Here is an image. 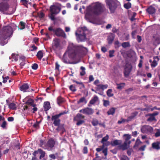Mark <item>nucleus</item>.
<instances>
[{
	"label": "nucleus",
	"instance_id": "nucleus-1",
	"mask_svg": "<svg viewBox=\"0 0 160 160\" xmlns=\"http://www.w3.org/2000/svg\"><path fill=\"white\" fill-rule=\"evenodd\" d=\"M106 10L104 6L101 3L97 2L89 5L87 8L85 18L88 21L93 23L91 20L94 15H98L104 12Z\"/></svg>",
	"mask_w": 160,
	"mask_h": 160
},
{
	"label": "nucleus",
	"instance_id": "nucleus-2",
	"mask_svg": "<svg viewBox=\"0 0 160 160\" xmlns=\"http://www.w3.org/2000/svg\"><path fill=\"white\" fill-rule=\"evenodd\" d=\"M13 33L12 28L9 26H4L0 31V44L4 46L8 42L7 39L12 37Z\"/></svg>",
	"mask_w": 160,
	"mask_h": 160
},
{
	"label": "nucleus",
	"instance_id": "nucleus-3",
	"mask_svg": "<svg viewBox=\"0 0 160 160\" xmlns=\"http://www.w3.org/2000/svg\"><path fill=\"white\" fill-rule=\"evenodd\" d=\"M87 49L82 46H78L73 43L71 44V58L76 59L78 57L79 53L86 54Z\"/></svg>",
	"mask_w": 160,
	"mask_h": 160
},
{
	"label": "nucleus",
	"instance_id": "nucleus-4",
	"mask_svg": "<svg viewBox=\"0 0 160 160\" xmlns=\"http://www.w3.org/2000/svg\"><path fill=\"white\" fill-rule=\"evenodd\" d=\"M88 32V30L85 27L78 28L76 32L78 42L85 41L86 39V34Z\"/></svg>",
	"mask_w": 160,
	"mask_h": 160
},
{
	"label": "nucleus",
	"instance_id": "nucleus-5",
	"mask_svg": "<svg viewBox=\"0 0 160 160\" xmlns=\"http://www.w3.org/2000/svg\"><path fill=\"white\" fill-rule=\"evenodd\" d=\"M105 2L111 13H114L119 4V2L117 0H106Z\"/></svg>",
	"mask_w": 160,
	"mask_h": 160
},
{
	"label": "nucleus",
	"instance_id": "nucleus-6",
	"mask_svg": "<svg viewBox=\"0 0 160 160\" xmlns=\"http://www.w3.org/2000/svg\"><path fill=\"white\" fill-rule=\"evenodd\" d=\"M48 30L50 32H53L58 37H61L64 38H66V35L64 32L60 28H53L52 26H50L48 28Z\"/></svg>",
	"mask_w": 160,
	"mask_h": 160
},
{
	"label": "nucleus",
	"instance_id": "nucleus-7",
	"mask_svg": "<svg viewBox=\"0 0 160 160\" xmlns=\"http://www.w3.org/2000/svg\"><path fill=\"white\" fill-rule=\"evenodd\" d=\"M68 112L64 111L63 112L60 113L58 114H56L55 115H53L51 118L52 121H53V124L55 126H58L60 125L61 120L59 118L62 115L66 114Z\"/></svg>",
	"mask_w": 160,
	"mask_h": 160
},
{
	"label": "nucleus",
	"instance_id": "nucleus-8",
	"mask_svg": "<svg viewBox=\"0 0 160 160\" xmlns=\"http://www.w3.org/2000/svg\"><path fill=\"white\" fill-rule=\"evenodd\" d=\"M70 45L68 46L67 50L64 53L63 57V62L66 63H70Z\"/></svg>",
	"mask_w": 160,
	"mask_h": 160
},
{
	"label": "nucleus",
	"instance_id": "nucleus-9",
	"mask_svg": "<svg viewBox=\"0 0 160 160\" xmlns=\"http://www.w3.org/2000/svg\"><path fill=\"white\" fill-rule=\"evenodd\" d=\"M141 130L142 132L143 133L149 134L151 133L152 132L153 128L150 126L144 125L142 127Z\"/></svg>",
	"mask_w": 160,
	"mask_h": 160
},
{
	"label": "nucleus",
	"instance_id": "nucleus-10",
	"mask_svg": "<svg viewBox=\"0 0 160 160\" xmlns=\"http://www.w3.org/2000/svg\"><path fill=\"white\" fill-rule=\"evenodd\" d=\"M61 10V8L56 5H51L50 7V11L52 14H57L59 13Z\"/></svg>",
	"mask_w": 160,
	"mask_h": 160
},
{
	"label": "nucleus",
	"instance_id": "nucleus-11",
	"mask_svg": "<svg viewBox=\"0 0 160 160\" xmlns=\"http://www.w3.org/2000/svg\"><path fill=\"white\" fill-rule=\"evenodd\" d=\"M9 8V5L7 2H2L0 3V11L4 12L8 10Z\"/></svg>",
	"mask_w": 160,
	"mask_h": 160
},
{
	"label": "nucleus",
	"instance_id": "nucleus-12",
	"mask_svg": "<svg viewBox=\"0 0 160 160\" xmlns=\"http://www.w3.org/2000/svg\"><path fill=\"white\" fill-rule=\"evenodd\" d=\"M52 48L54 50L59 49L60 47V42L59 39L55 38L52 44Z\"/></svg>",
	"mask_w": 160,
	"mask_h": 160
},
{
	"label": "nucleus",
	"instance_id": "nucleus-13",
	"mask_svg": "<svg viewBox=\"0 0 160 160\" xmlns=\"http://www.w3.org/2000/svg\"><path fill=\"white\" fill-rule=\"evenodd\" d=\"M79 112L85 114L91 115L93 113L94 111L92 108H86L80 110Z\"/></svg>",
	"mask_w": 160,
	"mask_h": 160
},
{
	"label": "nucleus",
	"instance_id": "nucleus-14",
	"mask_svg": "<svg viewBox=\"0 0 160 160\" xmlns=\"http://www.w3.org/2000/svg\"><path fill=\"white\" fill-rule=\"evenodd\" d=\"M29 86L27 83H24L19 88L20 90L23 92H25L27 91V90L29 88Z\"/></svg>",
	"mask_w": 160,
	"mask_h": 160
},
{
	"label": "nucleus",
	"instance_id": "nucleus-15",
	"mask_svg": "<svg viewBox=\"0 0 160 160\" xmlns=\"http://www.w3.org/2000/svg\"><path fill=\"white\" fill-rule=\"evenodd\" d=\"M55 144V142L52 139H49L47 142L46 146H47V148H49V149L50 148H53Z\"/></svg>",
	"mask_w": 160,
	"mask_h": 160
},
{
	"label": "nucleus",
	"instance_id": "nucleus-16",
	"mask_svg": "<svg viewBox=\"0 0 160 160\" xmlns=\"http://www.w3.org/2000/svg\"><path fill=\"white\" fill-rule=\"evenodd\" d=\"M154 60L151 63V65L152 68L155 67L158 65V62L159 60V57L158 56L155 57L153 58Z\"/></svg>",
	"mask_w": 160,
	"mask_h": 160
},
{
	"label": "nucleus",
	"instance_id": "nucleus-17",
	"mask_svg": "<svg viewBox=\"0 0 160 160\" xmlns=\"http://www.w3.org/2000/svg\"><path fill=\"white\" fill-rule=\"evenodd\" d=\"M146 11L149 14H152L155 13L156 9L154 7L150 6L146 9Z\"/></svg>",
	"mask_w": 160,
	"mask_h": 160
},
{
	"label": "nucleus",
	"instance_id": "nucleus-18",
	"mask_svg": "<svg viewBox=\"0 0 160 160\" xmlns=\"http://www.w3.org/2000/svg\"><path fill=\"white\" fill-rule=\"evenodd\" d=\"M57 104L58 105H60L65 102V99L61 96H59L57 98Z\"/></svg>",
	"mask_w": 160,
	"mask_h": 160
},
{
	"label": "nucleus",
	"instance_id": "nucleus-19",
	"mask_svg": "<svg viewBox=\"0 0 160 160\" xmlns=\"http://www.w3.org/2000/svg\"><path fill=\"white\" fill-rule=\"evenodd\" d=\"M128 144L126 142H124L123 144H121L118 146V148L119 149L124 150L128 148Z\"/></svg>",
	"mask_w": 160,
	"mask_h": 160
},
{
	"label": "nucleus",
	"instance_id": "nucleus-20",
	"mask_svg": "<svg viewBox=\"0 0 160 160\" xmlns=\"http://www.w3.org/2000/svg\"><path fill=\"white\" fill-rule=\"evenodd\" d=\"M114 34L112 33H110L109 34L107 38V40L109 44H111L112 43L114 38Z\"/></svg>",
	"mask_w": 160,
	"mask_h": 160
},
{
	"label": "nucleus",
	"instance_id": "nucleus-21",
	"mask_svg": "<svg viewBox=\"0 0 160 160\" xmlns=\"http://www.w3.org/2000/svg\"><path fill=\"white\" fill-rule=\"evenodd\" d=\"M25 103L29 106H32L33 107H34L36 106V104H34V100L31 98L27 100Z\"/></svg>",
	"mask_w": 160,
	"mask_h": 160
},
{
	"label": "nucleus",
	"instance_id": "nucleus-22",
	"mask_svg": "<svg viewBox=\"0 0 160 160\" xmlns=\"http://www.w3.org/2000/svg\"><path fill=\"white\" fill-rule=\"evenodd\" d=\"M56 130L58 132H61L60 133L62 134L65 131V129L64 128L63 125H60L58 126V128H56Z\"/></svg>",
	"mask_w": 160,
	"mask_h": 160
},
{
	"label": "nucleus",
	"instance_id": "nucleus-23",
	"mask_svg": "<svg viewBox=\"0 0 160 160\" xmlns=\"http://www.w3.org/2000/svg\"><path fill=\"white\" fill-rule=\"evenodd\" d=\"M123 137H125L124 142H126L128 145L130 144L131 142V141L129 140V139L131 138L130 135L128 134H125L123 135Z\"/></svg>",
	"mask_w": 160,
	"mask_h": 160
},
{
	"label": "nucleus",
	"instance_id": "nucleus-24",
	"mask_svg": "<svg viewBox=\"0 0 160 160\" xmlns=\"http://www.w3.org/2000/svg\"><path fill=\"white\" fill-rule=\"evenodd\" d=\"M160 142H156L153 143L152 144V147L154 149L156 150L160 149L159 145Z\"/></svg>",
	"mask_w": 160,
	"mask_h": 160
},
{
	"label": "nucleus",
	"instance_id": "nucleus-25",
	"mask_svg": "<svg viewBox=\"0 0 160 160\" xmlns=\"http://www.w3.org/2000/svg\"><path fill=\"white\" fill-rule=\"evenodd\" d=\"M8 107L11 109L16 110L17 109V106L14 102H10L8 103Z\"/></svg>",
	"mask_w": 160,
	"mask_h": 160
},
{
	"label": "nucleus",
	"instance_id": "nucleus-26",
	"mask_svg": "<svg viewBox=\"0 0 160 160\" xmlns=\"http://www.w3.org/2000/svg\"><path fill=\"white\" fill-rule=\"evenodd\" d=\"M60 65L59 64L58 62H57L55 63V70L56 71V73L58 74L59 73L60 71Z\"/></svg>",
	"mask_w": 160,
	"mask_h": 160
},
{
	"label": "nucleus",
	"instance_id": "nucleus-27",
	"mask_svg": "<svg viewBox=\"0 0 160 160\" xmlns=\"http://www.w3.org/2000/svg\"><path fill=\"white\" fill-rule=\"evenodd\" d=\"M122 143V141L120 140H115L111 142L112 146L120 145Z\"/></svg>",
	"mask_w": 160,
	"mask_h": 160
},
{
	"label": "nucleus",
	"instance_id": "nucleus-28",
	"mask_svg": "<svg viewBox=\"0 0 160 160\" xmlns=\"http://www.w3.org/2000/svg\"><path fill=\"white\" fill-rule=\"evenodd\" d=\"M12 58V61L17 62L18 60V55L15 54V53H12L11 57H9V59Z\"/></svg>",
	"mask_w": 160,
	"mask_h": 160
},
{
	"label": "nucleus",
	"instance_id": "nucleus-29",
	"mask_svg": "<svg viewBox=\"0 0 160 160\" xmlns=\"http://www.w3.org/2000/svg\"><path fill=\"white\" fill-rule=\"evenodd\" d=\"M50 103L48 102H45L44 103V110L47 111L50 109Z\"/></svg>",
	"mask_w": 160,
	"mask_h": 160
},
{
	"label": "nucleus",
	"instance_id": "nucleus-30",
	"mask_svg": "<svg viewBox=\"0 0 160 160\" xmlns=\"http://www.w3.org/2000/svg\"><path fill=\"white\" fill-rule=\"evenodd\" d=\"M36 56L38 59L41 60L43 57V54L42 51H39L37 53Z\"/></svg>",
	"mask_w": 160,
	"mask_h": 160
},
{
	"label": "nucleus",
	"instance_id": "nucleus-31",
	"mask_svg": "<svg viewBox=\"0 0 160 160\" xmlns=\"http://www.w3.org/2000/svg\"><path fill=\"white\" fill-rule=\"evenodd\" d=\"M98 98L97 96H95L90 101V103L92 104H94L96 102L98 101Z\"/></svg>",
	"mask_w": 160,
	"mask_h": 160
},
{
	"label": "nucleus",
	"instance_id": "nucleus-32",
	"mask_svg": "<svg viewBox=\"0 0 160 160\" xmlns=\"http://www.w3.org/2000/svg\"><path fill=\"white\" fill-rule=\"evenodd\" d=\"M137 113H133L132 114V115L129 117L126 120L127 122H128V121L131 120L132 119H133L136 116V115H137Z\"/></svg>",
	"mask_w": 160,
	"mask_h": 160
},
{
	"label": "nucleus",
	"instance_id": "nucleus-33",
	"mask_svg": "<svg viewBox=\"0 0 160 160\" xmlns=\"http://www.w3.org/2000/svg\"><path fill=\"white\" fill-rule=\"evenodd\" d=\"M116 85L117 86V88L118 89H121L124 88L125 83H122L119 84L117 83Z\"/></svg>",
	"mask_w": 160,
	"mask_h": 160
},
{
	"label": "nucleus",
	"instance_id": "nucleus-34",
	"mask_svg": "<svg viewBox=\"0 0 160 160\" xmlns=\"http://www.w3.org/2000/svg\"><path fill=\"white\" fill-rule=\"evenodd\" d=\"M115 109L114 108H112L109 109L108 112V115H113L115 112Z\"/></svg>",
	"mask_w": 160,
	"mask_h": 160
},
{
	"label": "nucleus",
	"instance_id": "nucleus-35",
	"mask_svg": "<svg viewBox=\"0 0 160 160\" xmlns=\"http://www.w3.org/2000/svg\"><path fill=\"white\" fill-rule=\"evenodd\" d=\"M130 72V70L127 68H125V71L124 72V75L126 77L128 76Z\"/></svg>",
	"mask_w": 160,
	"mask_h": 160
},
{
	"label": "nucleus",
	"instance_id": "nucleus-36",
	"mask_svg": "<svg viewBox=\"0 0 160 160\" xmlns=\"http://www.w3.org/2000/svg\"><path fill=\"white\" fill-rule=\"evenodd\" d=\"M109 138V136L108 135H107L106 136L104 137H103L101 141L102 143L103 144H105L104 142H106Z\"/></svg>",
	"mask_w": 160,
	"mask_h": 160
},
{
	"label": "nucleus",
	"instance_id": "nucleus-37",
	"mask_svg": "<svg viewBox=\"0 0 160 160\" xmlns=\"http://www.w3.org/2000/svg\"><path fill=\"white\" fill-rule=\"evenodd\" d=\"M44 142L43 140H41L40 141V146L42 147L44 149H47L48 150H49V148L47 147V146H46V145L43 146V145L44 144Z\"/></svg>",
	"mask_w": 160,
	"mask_h": 160
},
{
	"label": "nucleus",
	"instance_id": "nucleus-38",
	"mask_svg": "<svg viewBox=\"0 0 160 160\" xmlns=\"http://www.w3.org/2000/svg\"><path fill=\"white\" fill-rule=\"evenodd\" d=\"M20 24L22 27L20 28H19L18 27L19 29H20V30H22L25 28L26 25V23L25 22L22 21H21L20 22Z\"/></svg>",
	"mask_w": 160,
	"mask_h": 160
},
{
	"label": "nucleus",
	"instance_id": "nucleus-39",
	"mask_svg": "<svg viewBox=\"0 0 160 160\" xmlns=\"http://www.w3.org/2000/svg\"><path fill=\"white\" fill-rule=\"evenodd\" d=\"M39 153L41 154L40 156L42 157H44L45 156V152L41 149H38Z\"/></svg>",
	"mask_w": 160,
	"mask_h": 160
},
{
	"label": "nucleus",
	"instance_id": "nucleus-40",
	"mask_svg": "<svg viewBox=\"0 0 160 160\" xmlns=\"http://www.w3.org/2000/svg\"><path fill=\"white\" fill-rule=\"evenodd\" d=\"M112 90L111 89H109L107 92V95L109 97H111L113 96V94L112 93Z\"/></svg>",
	"mask_w": 160,
	"mask_h": 160
},
{
	"label": "nucleus",
	"instance_id": "nucleus-41",
	"mask_svg": "<svg viewBox=\"0 0 160 160\" xmlns=\"http://www.w3.org/2000/svg\"><path fill=\"white\" fill-rule=\"evenodd\" d=\"M108 86V85L107 84H100V85H98V88L102 90H104L107 88Z\"/></svg>",
	"mask_w": 160,
	"mask_h": 160
},
{
	"label": "nucleus",
	"instance_id": "nucleus-42",
	"mask_svg": "<svg viewBox=\"0 0 160 160\" xmlns=\"http://www.w3.org/2000/svg\"><path fill=\"white\" fill-rule=\"evenodd\" d=\"M122 47L124 48L130 47L129 43L128 42H125L122 43Z\"/></svg>",
	"mask_w": 160,
	"mask_h": 160
},
{
	"label": "nucleus",
	"instance_id": "nucleus-43",
	"mask_svg": "<svg viewBox=\"0 0 160 160\" xmlns=\"http://www.w3.org/2000/svg\"><path fill=\"white\" fill-rule=\"evenodd\" d=\"M80 68L82 70V71L80 73V75L81 76H83L86 73V72L85 71V68L84 67L82 66Z\"/></svg>",
	"mask_w": 160,
	"mask_h": 160
},
{
	"label": "nucleus",
	"instance_id": "nucleus-44",
	"mask_svg": "<svg viewBox=\"0 0 160 160\" xmlns=\"http://www.w3.org/2000/svg\"><path fill=\"white\" fill-rule=\"evenodd\" d=\"M160 43V38L157 37L155 39L154 44L156 45Z\"/></svg>",
	"mask_w": 160,
	"mask_h": 160
},
{
	"label": "nucleus",
	"instance_id": "nucleus-45",
	"mask_svg": "<svg viewBox=\"0 0 160 160\" xmlns=\"http://www.w3.org/2000/svg\"><path fill=\"white\" fill-rule=\"evenodd\" d=\"M92 123L94 126H97L98 124V121L97 119H94L92 120Z\"/></svg>",
	"mask_w": 160,
	"mask_h": 160
},
{
	"label": "nucleus",
	"instance_id": "nucleus-46",
	"mask_svg": "<svg viewBox=\"0 0 160 160\" xmlns=\"http://www.w3.org/2000/svg\"><path fill=\"white\" fill-rule=\"evenodd\" d=\"M39 122L37 121L33 125V127L36 129H38L39 128Z\"/></svg>",
	"mask_w": 160,
	"mask_h": 160
},
{
	"label": "nucleus",
	"instance_id": "nucleus-47",
	"mask_svg": "<svg viewBox=\"0 0 160 160\" xmlns=\"http://www.w3.org/2000/svg\"><path fill=\"white\" fill-rule=\"evenodd\" d=\"M155 130L156 131V132L155 133V136L156 137L160 136V129H157Z\"/></svg>",
	"mask_w": 160,
	"mask_h": 160
},
{
	"label": "nucleus",
	"instance_id": "nucleus-48",
	"mask_svg": "<svg viewBox=\"0 0 160 160\" xmlns=\"http://www.w3.org/2000/svg\"><path fill=\"white\" fill-rule=\"evenodd\" d=\"M131 4L130 2H128L124 4V8L127 9L130 8L131 7Z\"/></svg>",
	"mask_w": 160,
	"mask_h": 160
},
{
	"label": "nucleus",
	"instance_id": "nucleus-49",
	"mask_svg": "<svg viewBox=\"0 0 160 160\" xmlns=\"http://www.w3.org/2000/svg\"><path fill=\"white\" fill-rule=\"evenodd\" d=\"M38 15L39 18L41 19L44 18L45 16V14L42 12H40V13L38 12Z\"/></svg>",
	"mask_w": 160,
	"mask_h": 160
},
{
	"label": "nucleus",
	"instance_id": "nucleus-50",
	"mask_svg": "<svg viewBox=\"0 0 160 160\" xmlns=\"http://www.w3.org/2000/svg\"><path fill=\"white\" fill-rule=\"evenodd\" d=\"M142 142L139 139H137L135 142V144L134 145V147H138Z\"/></svg>",
	"mask_w": 160,
	"mask_h": 160
},
{
	"label": "nucleus",
	"instance_id": "nucleus-51",
	"mask_svg": "<svg viewBox=\"0 0 160 160\" xmlns=\"http://www.w3.org/2000/svg\"><path fill=\"white\" fill-rule=\"evenodd\" d=\"M76 118H77L78 119H79L84 118V116L81 114L78 113L77 115Z\"/></svg>",
	"mask_w": 160,
	"mask_h": 160
},
{
	"label": "nucleus",
	"instance_id": "nucleus-52",
	"mask_svg": "<svg viewBox=\"0 0 160 160\" xmlns=\"http://www.w3.org/2000/svg\"><path fill=\"white\" fill-rule=\"evenodd\" d=\"M82 152L84 154H87L88 152V148L87 147H84L82 150Z\"/></svg>",
	"mask_w": 160,
	"mask_h": 160
},
{
	"label": "nucleus",
	"instance_id": "nucleus-53",
	"mask_svg": "<svg viewBox=\"0 0 160 160\" xmlns=\"http://www.w3.org/2000/svg\"><path fill=\"white\" fill-rule=\"evenodd\" d=\"M38 67V65L37 63L33 64L32 66V68L33 69L36 70Z\"/></svg>",
	"mask_w": 160,
	"mask_h": 160
},
{
	"label": "nucleus",
	"instance_id": "nucleus-54",
	"mask_svg": "<svg viewBox=\"0 0 160 160\" xmlns=\"http://www.w3.org/2000/svg\"><path fill=\"white\" fill-rule=\"evenodd\" d=\"M155 119V118L153 115H151L148 119V121H152Z\"/></svg>",
	"mask_w": 160,
	"mask_h": 160
},
{
	"label": "nucleus",
	"instance_id": "nucleus-55",
	"mask_svg": "<svg viewBox=\"0 0 160 160\" xmlns=\"http://www.w3.org/2000/svg\"><path fill=\"white\" fill-rule=\"evenodd\" d=\"M77 121L78 122L76 124L78 126L82 124L84 122V121L83 120H79V119H78Z\"/></svg>",
	"mask_w": 160,
	"mask_h": 160
},
{
	"label": "nucleus",
	"instance_id": "nucleus-56",
	"mask_svg": "<svg viewBox=\"0 0 160 160\" xmlns=\"http://www.w3.org/2000/svg\"><path fill=\"white\" fill-rule=\"evenodd\" d=\"M83 102H85V103L86 102L85 100V98L84 97H82L80 99L79 101L78 102V103Z\"/></svg>",
	"mask_w": 160,
	"mask_h": 160
},
{
	"label": "nucleus",
	"instance_id": "nucleus-57",
	"mask_svg": "<svg viewBox=\"0 0 160 160\" xmlns=\"http://www.w3.org/2000/svg\"><path fill=\"white\" fill-rule=\"evenodd\" d=\"M126 121H127L126 120L121 118L120 120H119L118 121V123L119 124H120L122 123H124Z\"/></svg>",
	"mask_w": 160,
	"mask_h": 160
},
{
	"label": "nucleus",
	"instance_id": "nucleus-58",
	"mask_svg": "<svg viewBox=\"0 0 160 160\" xmlns=\"http://www.w3.org/2000/svg\"><path fill=\"white\" fill-rule=\"evenodd\" d=\"M120 160H129L128 158L125 155L122 156L120 158Z\"/></svg>",
	"mask_w": 160,
	"mask_h": 160
},
{
	"label": "nucleus",
	"instance_id": "nucleus-59",
	"mask_svg": "<svg viewBox=\"0 0 160 160\" xmlns=\"http://www.w3.org/2000/svg\"><path fill=\"white\" fill-rule=\"evenodd\" d=\"M54 14H52V13H51V15L50 16H49L50 18L52 20H54L55 19L54 17V16L53 15Z\"/></svg>",
	"mask_w": 160,
	"mask_h": 160
},
{
	"label": "nucleus",
	"instance_id": "nucleus-60",
	"mask_svg": "<svg viewBox=\"0 0 160 160\" xmlns=\"http://www.w3.org/2000/svg\"><path fill=\"white\" fill-rule=\"evenodd\" d=\"M39 38H35L33 39L34 42L37 45L38 43Z\"/></svg>",
	"mask_w": 160,
	"mask_h": 160
},
{
	"label": "nucleus",
	"instance_id": "nucleus-61",
	"mask_svg": "<svg viewBox=\"0 0 160 160\" xmlns=\"http://www.w3.org/2000/svg\"><path fill=\"white\" fill-rule=\"evenodd\" d=\"M89 82H90L93 81L94 80V78L92 75H90L89 78Z\"/></svg>",
	"mask_w": 160,
	"mask_h": 160
},
{
	"label": "nucleus",
	"instance_id": "nucleus-62",
	"mask_svg": "<svg viewBox=\"0 0 160 160\" xmlns=\"http://www.w3.org/2000/svg\"><path fill=\"white\" fill-rule=\"evenodd\" d=\"M109 102L107 100H104V101L103 105L105 106H107L109 105Z\"/></svg>",
	"mask_w": 160,
	"mask_h": 160
},
{
	"label": "nucleus",
	"instance_id": "nucleus-63",
	"mask_svg": "<svg viewBox=\"0 0 160 160\" xmlns=\"http://www.w3.org/2000/svg\"><path fill=\"white\" fill-rule=\"evenodd\" d=\"M99 83V81L97 79L94 82V84L97 86L98 87V85H100V84H98Z\"/></svg>",
	"mask_w": 160,
	"mask_h": 160
},
{
	"label": "nucleus",
	"instance_id": "nucleus-64",
	"mask_svg": "<svg viewBox=\"0 0 160 160\" xmlns=\"http://www.w3.org/2000/svg\"><path fill=\"white\" fill-rule=\"evenodd\" d=\"M107 148H105L102 151V152L104 154L105 156H106L107 155Z\"/></svg>",
	"mask_w": 160,
	"mask_h": 160
}]
</instances>
